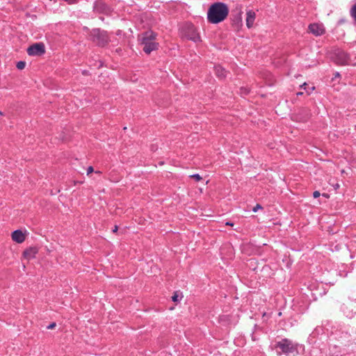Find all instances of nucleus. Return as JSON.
Returning a JSON list of instances; mask_svg holds the SVG:
<instances>
[{
  "label": "nucleus",
  "mask_w": 356,
  "mask_h": 356,
  "mask_svg": "<svg viewBox=\"0 0 356 356\" xmlns=\"http://www.w3.org/2000/svg\"><path fill=\"white\" fill-rule=\"evenodd\" d=\"M334 61L338 65H348L349 56L342 50H336L334 52V57L332 58Z\"/></svg>",
  "instance_id": "nucleus-7"
},
{
  "label": "nucleus",
  "mask_w": 356,
  "mask_h": 356,
  "mask_svg": "<svg viewBox=\"0 0 356 356\" xmlns=\"http://www.w3.org/2000/svg\"><path fill=\"white\" fill-rule=\"evenodd\" d=\"M323 196H324V197H329V195H327V194H325V193H323Z\"/></svg>",
  "instance_id": "nucleus-28"
},
{
  "label": "nucleus",
  "mask_w": 356,
  "mask_h": 356,
  "mask_svg": "<svg viewBox=\"0 0 356 356\" xmlns=\"http://www.w3.org/2000/svg\"><path fill=\"white\" fill-rule=\"evenodd\" d=\"M302 92H298L297 93L298 95H302Z\"/></svg>",
  "instance_id": "nucleus-29"
},
{
  "label": "nucleus",
  "mask_w": 356,
  "mask_h": 356,
  "mask_svg": "<svg viewBox=\"0 0 356 356\" xmlns=\"http://www.w3.org/2000/svg\"><path fill=\"white\" fill-rule=\"evenodd\" d=\"M95 9L98 12H106L108 9L106 5L102 1H97Z\"/></svg>",
  "instance_id": "nucleus-13"
},
{
  "label": "nucleus",
  "mask_w": 356,
  "mask_h": 356,
  "mask_svg": "<svg viewBox=\"0 0 356 356\" xmlns=\"http://www.w3.org/2000/svg\"><path fill=\"white\" fill-rule=\"evenodd\" d=\"M320 195H321V193H320V192H319V191H314V192L313 193V197H314V198H317V197H318Z\"/></svg>",
  "instance_id": "nucleus-21"
},
{
  "label": "nucleus",
  "mask_w": 356,
  "mask_h": 356,
  "mask_svg": "<svg viewBox=\"0 0 356 356\" xmlns=\"http://www.w3.org/2000/svg\"><path fill=\"white\" fill-rule=\"evenodd\" d=\"M38 250L35 247H30L26 249L23 252V257L27 260L34 258L38 253Z\"/></svg>",
  "instance_id": "nucleus-10"
},
{
  "label": "nucleus",
  "mask_w": 356,
  "mask_h": 356,
  "mask_svg": "<svg viewBox=\"0 0 356 356\" xmlns=\"http://www.w3.org/2000/svg\"><path fill=\"white\" fill-rule=\"evenodd\" d=\"M26 66V63L24 61H19L17 63V69L19 70H23L24 69Z\"/></svg>",
  "instance_id": "nucleus-16"
},
{
  "label": "nucleus",
  "mask_w": 356,
  "mask_h": 356,
  "mask_svg": "<svg viewBox=\"0 0 356 356\" xmlns=\"http://www.w3.org/2000/svg\"><path fill=\"white\" fill-rule=\"evenodd\" d=\"M226 225H228V226H233L234 224L232 222H226Z\"/></svg>",
  "instance_id": "nucleus-24"
},
{
  "label": "nucleus",
  "mask_w": 356,
  "mask_h": 356,
  "mask_svg": "<svg viewBox=\"0 0 356 356\" xmlns=\"http://www.w3.org/2000/svg\"><path fill=\"white\" fill-rule=\"evenodd\" d=\"M256 18V13L253 10H248L246 13V26L248 29L253 26Z\"/></svg>",
  "instance_id": "nucleus-11"
},
{
  "label": "nucleus",
  "mask_w": 356,
  "mask_h": 356,
  "mask_svg": "<svg viewBox=\"0 0 356 356\" xmlns=\"http://www.w3.org/2000/svg\"><path fill=\"white\" fill-rule=\"evenodd\" d=\"M215 73L216 75L221 79L225 78L227 74V72L225 70V69L220 65L215 67Z\"/></svg>",
  "instance_id": "nucleus-12"
},
{
  "label": "nucleus",
  "mask_w": 356,
  "mask_h": 356,
  "mask_svg": "<svg viewBox=\"0 0 356 356\" xmlns=\"http://www.w3.org/2000/svg\"><path fill=\"white\" fill-rule=\"evenodd\" d=\"M178 297H179V292L178 291H175L173 294V296H172V300L173 302H176L178 301Z\"/></svg>",
  "instance_id": "nucleus-17"
},
{
  "label": "nucleus",
  "mask_w": 356,
  "mask_h": 356,
  "mask_svg": "<svg viewBox=\"0 0 356 356\" xmlns=\"http://www.w3.org/2000/svg\"><path fill=\"white\" fill-rule=\"evenodd\" d=\"M340 76L339 73L337 72V73L335 74V77H338V76Z\"/></svg>",
  "instance_id": "nucleus-27"
},
{
  "label": "nucleus",
  "mask_w": 356,
  "mask_h": 356,
  "mask_svg": "<svg viewBox=\"0 0 356 356\" xmlns=\"http://www.w3.org/2000/svg\"><path fill=\"white\" fill-rule=\"evenodd\" d=\"M94 171V169L92 166H89L87 169V175H89L90 174H91L92 172H93Z\"/></svg>",
  "instance_id": "nucleus-19"
},
{
  "label": "nucleus",
  "mask_w": 356,
  "mask_h": 356,
  "mask_svg": "<svg viewBox=\"0 0 356 356\" xmlns=\"http://www.w3.org/2000/svg\"><path fill=\"white\" fill-rule=\"evenodd\" d=\"M29 56H42L45 53V47L42 42L35 43L27 49Z\"/></svg>",
  "instance_id": "nucleus-6"
},
{
  "label": "nucleus",
  "mask_w": 356,
  "mask_h": 356,
  "mask_svg": "<svg viewBox=\"0 0 356 356\" xmlns=\"http://www.w3.org/2000/svg\"><path fill=\"white\" fill-rule=\"evenodd\" d=\"M181 34L183 37L193 42H196L200 40V37L196 29L191 24H186L183 26L181 28Z\"/></svg>",
  "instance_id": "nucleus-3"
},
{
  "label": "nucleus",
  "mask_w": 356,
  "mask_h": 356,
  "mask_svg": "<svg viewBox=\"0 0 356 356\" xmlns=\"http://www.w3.org/2000/svg\"><path fill=\"white\" fill-rule=\"evenodd\" d=\"M309 32L318 36L321 35L325 33V29L322 24H312L309 26Z\"/></svg>",
  "instance_id": "nucleus-8"
},
{
  "label": "nucleus",
  "mask_w": 356,
  "mask_h": 356,
  "mask_svg": "<svg viewBox=\"0 0 356 356\" xmlns=\"http://www.w3.org/2000/svg\"><path fill=\"white\" fill-rule=\"evenodd\" d=\"M241 14H242V11H241V8L240 7L239 8V17H240V19L241 20Z\"/></svg>",
  "instance_id": "nucleus-25"
},
{
  "label": "nucleus",
  "mask_w": 356,
  "mask_h": 356,
  "mask_svg": "<svg viewBox=\"0 0 356 356\" xmlns=\"http://www.w3.org/2000/svg\"><path fill=\"white\" fill-rule=\"evenodd\" d=\"M275 348L281 349L282 352L278 353V355H281V353H292L296 350V347L294 346L291 341H290L288 339H283L280 341H278L276 343Z\"/></svg>",
  "instance_id": "nucleus-5"
},
{
  "label": "nucleus",
  "mask_w": 356,
  "mask_h": 356,
  "mask_svg": "<svg viewBox=\"0 0 356 356\" xmlns=\"http://www.w3.org/2000/svg\"><path fill=\"white\" fill-rule=\"evenodd\" d=\"M229 8L225 3L218 2L212 4L207 13V19L210 23L218 24L226 19Z\"/></svg>",
  "instance_id": "nucleus-1"
},
{
  "label": "nucleus",
  "mask_w": 356,
  "mask_h": 356,
  "mask_svg": "<svg viewBox=\"0 0 356 356\" xmlns=\"http://www.w3.org/2000/svg\"><path fill=\"white\" fill-rule=\"evenodd\" d=\"M262 207L259 204H257L256 206L252 209L254 212H257L259 209H261Z\"/></svg>",
  "instance_id": "nucleus-18"
},
{
  "label": "nucleus",
  "mask_w": 356,
  "mask_h": 356,
  "mask_svg": "<svg viewBox=\"0 0 356 356\" xmlns=\"http://www.w3.org/2000/svg\"><path fill=\"white\" fill-rule=\"evenodd\" d=\"M12 240L17 243H23L26 239V235L22 231L17 229L11 234Z\"/></svg>",
  "instance_id": "nucleus-9"
},
{
  "label": "nucleus",
  "mask_w": 356,
  "mask_h": 356,
  "mask_svg": "<svg viewBox=\"0 0 356 356\" xmlns=\"http://www.w3.org/2000/svg\"><path fill=\"white\" fill-rule=\"evenodd\" d=\"M64 1H66L69 4H73V3H77L79 0H64Z\"/></svg>",
  "instance_id": "nucleus-22"
},
{
  "label": "nucleus",
  "mask_w": 356,
  "mask_h": 356,
  "mask_svg": "<svg viewBox=\"0 0 356 356\" xmlns=\"http://www.w3.org/2000/svg\"><path fill=\"white\" fill-rule=\"evenodd\" d=\"M91 36L92 37L93 42L97 43L99 46L103 47L108 42V38L106 33L99 29L92 30Z\"/></svg>",
  "instance_id": "nucleus-4"
},
{
  "label": "nucleus",
  "mask_w": 356,
  "mask_h": 356,
  "mask_svg": "<svg viewBox=\"0 0 356 356\" xmlns=\"http://www.w3.org/2000/svg\"><path fill=\"white\" fill-rule=\"evenodd\" d=\"M307 86V83H304L301 86V87H302V88H304L305 89V88H305V86Z\"/></svg>",
  "instance_id": "nucleus-26"
},
{
  "label": "nucleus",
  "mask_w": 356,
  "mask_h": 356,
  "mask_svg": "<svg viewBox=\"0 0 356 356\" xmlns=\"http://www.w3.org/2000/svg\"><path fill=\"white\" fill-rule=\"evenodd\" d=\"M118 229V226H117V225H115V226L114 227L113 229V232H114V233H115V232H117Z\"/></svg>",
  "instance_id": "nucleus-23"
},
{
  "label": "nucleus",
  "mask_w": 356,
  "mask_h": 356,
  "mask_svg": "<svg viewBox=\"0 0 356 356\" xmlns=\"http://www.w3.org/2000/svg\"><path fill=\"white\" fill-rule=\"evenodd\" d=\"M339 187V184H337L336 188H338Z\"/></svg>",
  "instance_id": "nucleus-30"
},
{
  "label": "nucleus",
  "mask_w": 356,
  "mask_h": 356,
  "mask_svg": "<svg viewBox=\"0 0 356 356\" xmlns=\"http://www.w3.org/2000/svg\"><path fill=\"white\" fill-rule=\"evenodd\" d=\"M56 323H51L50 325H49L47 326V329H49V330H52V329L55 328V327H56Z\"/></svg>",
  "instance_id": "nucleus-20"
},
{
  "label": "nucleus",
  "mask_w": 356,
  "mask_h": 356,
  "mask_svg": "<svg viewBox=\"0 0 356 356\" xmlns=\"http://www.w3.org/2000/svg\"><path fill=\"white\" fill-rule=\"evenodd\" d=\"M190 177L195 179L196 181H200L202 179V177L199 174L191 175Z\"/></svg>",
  "instance_id": "nucleus-15"
},
{
  "label": "nucleus",
  "mask_w": 356,
  "mask_h": 356,
  "mask_svg": "<svg viewBox=\"0 0 356 356\" xmlns=\"http://www.w3.org/2000/svg\"><path fill=\"white\" fill-rule=\"evenodd\" d=\"M350 13L351 17L354 19V20L356 22V3L353 6L350 10Z\"/></svg>",
  "instance_id": "nucleus-14"
},
{
  "label": "nucleus",
  "mask_w": 356,
  "mask_h": 356,
  "mask_svg": "<svg viewBox=\"0 0 356 356\" xmlns=\"http://www.w3.org/2000/svg\"><path fill=\"white\" fill-rule=\"evenodd\" d=\"M156 35L152 31H146L138 36L139 43L143 46V51L149 54L157 49L158 42L156 41Z\"/></svg>",
  "instance_id": "nucleus-2"
}]
</instances>
